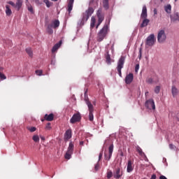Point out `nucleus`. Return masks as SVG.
<instances>
[{"mask_svg":"<svg viewBox=\"0 0 179 179\" xmlns=\"http://www.w3.org/2000/svg\"><path fill=\"white\" fill-rule=\"evenodd\" d=\"M59 27V20H52L50 24L47 26V31L48 34H52L54 33V30L52 29H58Z\"/></svg>","mask_w":179,"mask_h":179,"instance_id":"1","label":"nucleus"},{"mask_svg":"<svg viewBox=\"0 0 179 179\" xmlns=\"http://www.w3.org/2000/svg\"><path fill=\"white\" fill-rule=\"evenodd\" d=\"M108 31V25L105 24L103 27L98 33L97 41H99V43L103 41L106 36H107Z\"/></svg>","mask_w":179,"mask_h":179,"instance_id":"2","label":"nucleus"},{"mask_svg":"<svg viewBox=\"0 0 179 179\" xmlns=\"http://www.w3.org/2000/svg\"><path fill=\"white\" fill-rule=\"evenodd\" d=\"M85 101L89 110V120L90 121L92 122L94 120V116L93 115V112L94 111V107L93 106V104H92V103L89 101L88 97L87 98L85 97Z\"/></svg>","mask_w":179,"mask_h":179,"instance_id":"3","label":"nucleus"},{"mask_svg":"<svg viewBox=\"0 0 179 179\" xmlns=\"http://www.w3.org/2000/svg\"><path fill=\"white\" fill-rule=\"evenodd\" d=\"M94 13V9H93L92 7L88 8V9L83 14L82 22H87L90 16H92Z\"/></svg>","mask_w":179,"mask_h":179,"instance_id":"4","label":"nucleus"},{"mask_svg":"<svg viewBox=\"0 0 179 179\" xmlns=\"http://www.w3.org/2000/svg\"><path fill=\"white\" fill-rule=\"evenodd\" d=\"M75 148V145H73V143L70 142L67 151L65 155V159H67V160H69L71 157H72V155L73 154V148Z\"/></svg>","mask_w":179,"mask_h":179,"instance_id":"5","label":"nucleus"},{"mask_svg":"<svg viewBox=\"0 0 179 179\" xmlns=\"http://www.w3.org/2000/svg\"><path fill=\"white\" fill-rule=\"evenodd\" d=\"M124 64H125V57L122 56L117 62V72L120 76H122L121 70L124 68Z\"/></svg>","mask_w":179,"mask_h":179,"instance_id":"6","label":"nucleus"},{"mask_svg":"<svg viewBox=\"0 0 179 179\" xmlns=\"http://www.w3.org/2000/svg\"><path fill=\"white\" fill-rule=\"evenodd\" d=\"M96 16L98 17V24L96 25V29L99 28V26L103 23V20H104V13H103V10L101 8L98 9L96 12Z\"/></svg>","mask_w":179,"mask_h":179,"instance_id":"7","label":"nucleus"},{"mask_svg":"<svg viewBox=\"0 0 179 179\" xmlns=\"http://www.w3.org/2000/svg\"><path fill=\"white\" fill-rule=\"evenodd\" d=\"M155 43H156V38H155V34H152L147 37L145 45L152 47V45H155Z\"/></svg>","mask_w":179,"mask_h":179,"instance_id":"8","label":"nucleus"},{"mask_svg":"<svg viewBox=\"0 0 179 179\" xmlns=\"http://www.w3.org/2000/svg\"><path fill=\"white\" fill-rule=\"evenodd\" d=\"M166 38L167 36H166V32L164 31V30H160L157 34L158 43H164V41H166Z\"/></svg>","mask_w":179,"mask_h":179,"instance_id":"9","label":"nucleus"},{"mask_svg":"<svg viewBox=\"0 0 179 179\" xmlns=\"http://www.w3.org/2000/svg\"><path fill=\"white\" fill-rule=\"evenodd\" d=\"M80 120H82V115H80V113H77L73 115L70 120V122L71 124H76V122H80Z\"/></svg>","mask_w":179,"mask_h":179,"instance_id":"10","label":"nucleus"},{"mask_svg":"<svg viewBox=\"0 0 179 179\" xmlns=\"http://www.w3.org/2000/svg\"><path fill=\"white\" fill-rule=\"evenodd\" d=\"M145 106L148 110H156L155 101L153 99H148L145 101Z\"/></svg>","mask_w":179,"mask_h":179,"instance_id":"11","label":"nucleus"},{"mask_svg":"<svg viewBox=\"0 0 179 179\" xmlns=\"http://www.w3.org/2000/svg\"><path fill=\"white\" fill-rule=\"evenodd\" d=\"M114 150V145L111 144L108 148V155L107 154H104L105 160H110L111 159V156H113V152Z\"/></svg>","mask_w":179,"mask_h":179,"instance_id":"12","label":"nucleus"},{"mask_svg":"<svg viewBox=\"0 0 179 179\" xmlns=\"http://www.w3.org/2000/svg\"><path fill=\"white\" fill-rule=\"evenodd\" d=\"M134 80V73H129L125 77V83L126 85H131Z\"/></svg>","mask_w":179,"mask_h":179,"instance_id":"13","label":"nucleus"},{"mask_svg":"<svg viewBox=\"0 0 179 179\" xmlns=\"http://www.w3.org/2000/svg\"><path fill=\"white\" fill-rule=\"evenodd\" d=\"M113 177L115 179H120V177H122V171L120 168H117L113 173Z\"/></svg>","mask_w":179,"mask_h":179,"instance_id":"14","label":"nucleus"},{"mask_svg":"<svg viewBox=\"0 0 179 179\" xmlns=\"http://www.w3.org/2000/svg\"><path fill=\"white\" fill-rule=\"evenodd\" d=\"M148 18V8L146 6H143L142 13L141 14V19H146Z\"/></svg>","mask_w":179,"mask_h":179,"instance_id":"15","label":"nucleus"},{"mask_svg":"<svg viewBox=\"0 0 179 179\" xmlns=\"http://www.w3.org/2000/svg\"><path fill=\"white\" fill-rule=\"evenodd\" d=\"M72 138V130L68 129L64 134V139L69 141Z\"/></svg>","mask_w":179,"mask_h":179,"instance_id":"16","label":"nucleus"},{"mask_svg":"<svg viewBox=\"0 0 179 179\" xmlns=\"http://www.w3.org/2000/svg\"><path fill=\"white\" fill-rule=\"evenodd\" d=\"M127 171V173H131V171H134V166H132V161L131 159L128 160Z\"/></svg>","mask_w":179,"mask_h":179,"instance_id":"17","label":"nucleus"},{"mask_svg":"<svg viewBox=\"0 0 179 179\" xmlns=\"http://www.w3.org/2000/svg\"><path fill=\"white\" fill-rule=\"evenodd\" d=\"M73 2H75V0H69V1H68V12H69V13H71V12H72V9L73 8Z\"/></svg>","mask_w":179,"mask_h":179,"instance_id":"18","label":"nucleus"},{"mask_svg":"<svg viewBox=\"0 0 179 179\" xmlns=\"http://www.w3.org/2000/svg\"><path fill=\"white\" fill-rule=\"evenodd\" d=\"M143 19L142 23L140 25V27L143 28V27H146V26H148L150 22V20H149V19L148 18H141Z\"/></svg>","mask_w":179,"mask_h":179,"instance_id":"19","label":"nucleus"},{"mask_svg":"<svg viewBox=\"0 0 179 179\" xmlns=\"http://www.w3.org/2000/svg\"><path fill=\"white\" fill-rule=\"evenodd\" d=\"M62 45V41H59V42L58 43H56L52 48V52H56V51L59 48V47H61Z\"/></svg>","mask_w":179,"mask_h":179,"instance_id":"20","label":"nucleus"},{"mask_svg":"<svg viewBox=\"0 0 179 179\" xmlns=\"http://www.w3.org/2000/svg\"><path fill=\"white\" fill-rule=\"evenodd\" d=\"M44 119L46 121H53L54 120V114L50 113V115L45 114L44 116Z\"/></svg>","mask_w":179,"mask_h":179,"instance_id":"21","label":"nucleus"},{"mask_svg":"<svg viewBox=\"0 0 179 179\" xmlns=\"http://www.w3.org/2000/svg\"><path fill=\"white\" fill-rule=\"evenodd\" d=\"M22 5H23V0H17V2L15 3L17 10H20V8H22Z\"/></svg>","mask_w":179,"mask_h":179,"instance_id":"22","label":"nucleus"},{"mask_svg":"<svg viewBox=\"0 0 179 179\" xmlns=\"http://www.w3.org/2000/svg\"><path fill=\"white\" fill-rule=\"evenodd\" d=\"M6 16H10L12 15V10L10 9V6L6 5Z\"/></svg>","mask_w":179,"mask_h":179,"instance_id":"23","label":"nucleus"},{"mask_svg":"<svg viewBox=\"0 0 179 179\" xmlns=\"http://www.w3.org/2000/svg\"><path fill=\"white\" fill-rule=\"evenodd\" d=\"M171 93L173 97H176V96L178 94V90L176 87V86H172Z\"/></svg>","mask_w":179,"mask_h":179,"instance_id":"24","label":"nucleus"},{"mask_svg":"<svg viewBox=\"0 0 179 179\" xmlns=\"http://www.w3.org/2000/svg\"><path fill=\"white\" fill-rule=\"evenodd\" d=\"M171 20H173V22H176L177 20L179 21V14L178 13H175L173 14V15L171 16Z\"/></svg>","mask_w":179,"mask_h":179,"instance_id":"25","label":"nucleus"},{"mask_svg":"<svg viewBox=\"0 0 179 179\" xmlns=\"http://www.w3.org/2000/svg\"><path fill=\"white\" fill-rule=\"evenodd\" d=\"M103 7L104 8V9H106V10H108V8H110V6L108 4V0H103Z\"/></svg>","mask_w":179,"mask_h":179,"instance_id":"26","label":"nucleus"},{"mask_svg":"<svg viewBox=\"0 0 179 179\" xmlns=\"http://www.w3.org/2000/svg\"><path fill=\"white\" fill-rule=\"evenodd\" d=\"M164 10L166 12V13H171V5L168 4L167 6H165Z\"/></svg>","mask_w":179,"mask_h":179,"instance_id":"27","label":"nucleus"},{"mask_svg":"<svg viewBox=\"0 0 179 179\" xmlns=\"http://www.w3.org/2000/svg\"><path fill=\"white\" fill-rule=\"evenodd\" d=\"M25 51L31 58L33 57V50H31V48H27Z\"/></svg>","mask_w":179,"mask_h":179,"instance_id":"28","label":"nucleus"},{"mask_svg":"<svg viewBox=\"0 0 179 179\" xmlns=\"http://www.w3.org/2000/svg\"><path fill=\"white\" fill-rule=\"evenodd\" d=\"M136 151L139 153L140 156H145V152L142 151V148H141V147L138 145L136 147Z\"/></svg>","mask_w":179,"mask_h":179,"instance_id":"29","label":"nucleus"},{"mask_svg":"<svg viewBox=\"0 0 179 179\" xmlns=\"http://www.w3.org/2000/svg\"><path fill=\"white\" fill-rule=\"evenodd\" d=\"M96 24V18L94 17H92L91 18V24H90V27L91 29H93Z\"/></svg>","mask_w":179,"mask_h":179,"instance_id":"30","label":"nucleus"},{"mask_svg":"<svg viewBox=\"0 0 179 179\" xmlns=\"http://www.w3.org/2000/svg\"><path fill=\"white\" fill-rule=\"evenodd\" d=\"M106 63L110 65V64H111V56L110 55V54H108V52H107V55L106 56Z\"/></svg>","mask_w":179,"mask_h":179,"instance_id":"31","label":"nucleus"},{"mask_svg":"<svg viewBox=\"0 0 179 179\" xmlns=\"http://www.w3.org/2000/svg\"><path fill=\"white\" fill-rule=\"evenodd\" d=\"M27 6L29 12L34 13V10H33V6H31V4L27 3Z\"/></svg>","mask_w":179,"mask_h":179,"instance_id":"32","label":"nucleus"},{"mask_svg":"<svg viewBox=\"0 0 179 179\" xmlns=\"http://www.w3.org/2000/svg\"><path fill=\"white\" fill-rule=\"evenodd\" d=\"M155 81H153V78L152 77H148L146 78V83H149L150 85H152Z\"/></svg>","mask_w":179,"mask_h":179,"instance_id":"33","label":"nucleus"},{"mask_svg":"<svg viewBox=\"0 0 179 179\" xmlns=\"http://www.w3.org/2000/svg\"><path fill=\"white\" fill-rule=\"evenodd\" d=\"M32 139L34 142H40V137H38V136L37 135H34L33 137H32Z\"/></svg>","mask_w":179,"mask_h":179,"instance_id":"34","label":"nucleus"},{"mask_svg":"<svg viewBox=\"0 0 179 179\" xmlns=\"http://www.w3.org/2000/svg\"><path fill=\"white\" fill-rule=\"evenodd\" d=\"M44 3H45L47 8H50L51 6V2L49 0H43Z\"/></svg>","mask_w":179,"mask_h":179,"instance_id":"35","label":"nucleus"},{"mask_svg":"<svg viewBox=\"0 0 179 179\" xmlns=\"http://www.w3.org/2000/svg\"><path fill=\"white\" fill-rule=\"evenodd\" d=\"M27 129H28V131H30L31 132H35L36 129H37L35 127H27Z\"/></svg>","mask_w":179,"mask_h":179,"instance_id":"36","label":"nucleus"},{"mask_svg":"<svg viewBox=\"0 0 179 179\" xmlns=\"http://www.w3.org/2000/svg\"><path fill=\"white\" fill-rule=\"evenodd\" d=\"M155 93L159 94L160 93V86H156L155 88Z\"/></svg>","mask_w":179,"mask_h":179,"instance_id":"37","label":"nucleus"},{"mask_svg":"<svg viewBox=\"0 0 179 179\" xmlns=\"http://www.w3.org/2000/svg\"><path fill=\"white\" fill-rule=\"evenodd\" d=\"M0 79H1V80H5V79H6V76L0 72Z\"/></svg>","mask_w":179,"mask_h":179,"instance_id":"38","label":"nucleus"},{"mask_svg":"<svg viewBox=\"0 0 179 179\" xmlns=\"http://www.w3.org/2000/svg\"><path fill=\"white\" fill-rule=\"evenodd\" d=\"M35 72L38 76H41V75H43V70H36Z\"/></svg>","mask_w":179,"mask_h":179,"instance_id":"39","label":"nucleus"},{"mask_svg":"<svg viewBox=\"0 0 179 179\" xmlns=\"http://www.w3.org/2000/svg\"><path fill=\"white\" fill-rule=\"evenodd\" d=\"M111 177H113V172L112 171H108L107 173V178L110 179V178H111Z\"/></svg>","mask_w":179,"mask_h":179,"instance_id":"40","label":"nucleus"},{"mask_svg":"<svg viewBox=\"0 0 179 179\" xmlns=\"http://www.w3.org/2000/svg\"><path fill=\"white\" fill-rule=\"evenodd\" d=\"M7 3H8V5H11V6L15 8V9H16V4H15V3H13V1H10L7 2Z\"/></svg>","mask_w":179,"mask_h":179,"instance_id":"41","label":"nucleus"},{"mask_svg":"<svg viewBox=\"0 0 179 179\" xmlns=\"http://www.w3.org/2000/svg\"><path fill=\"white\" fill-rule=\"evenodd\" d=\"M7 3H8V5H11V6L15 8V9H16V4H15V3H13V1H10L7 2Z\"/></svg>","mask_w":179,"mask_h":179,"instance_id":"42","label":"nucleus"},{"mask_svg":"<svg viewBox=\"0 0 179 179\" xmlns=\"http://www.w3.org/2000/svg\"><path fill=\"white\" fill-rule=\"evenodd\" d=\"M169 148H170V149H171V150H176V149H177L176 145H174L173 144H169Z\"/></svg>","mask_w":179,"mask_h":179,"instance_id":"43","label":"nucleus"},{"mask_svg":"<svg viewBox=\"0 0 179 179\" xmlns=\"http://www.w3.org/2000/svg\"><path fill=\"white\" fill-rule=\"evenodd\" d=\"M96 171H97V170H99L100 169V164L99 163H97L96 165H95V167H94Z\"/></svg>","mask_w":179,"mask_h":179,"instance_id":"44","label":"nucleus"},{"mask_svg":"<svg viewBox=\"0 0 179 179\" xmlns=\"http://www.w3.org/2000/svg\"><path fill=\"white\" fill-rule=\"evenodd\" d=\"M45 128H46V129H51V123L48 122V123L46 124Z\"/></svg>","mask_w":179,"mask_h":179,"instance_id":"45","label":"nucleus"},{"mask_svg":"<svg viewBox=\"0 0 179 179\" xmlns=\"http://www.w3.org/2000/svg\"><path fill=\"white\" fill-rule=\"evenodd\" d=\"M139 71V64H136L135 66V72L138 73Z\"/></svg>","mask_w":179,"mask_h":179,"instance_id":"46","label":"nucleus"},{"mask_svg":"<svg viewBox=\"0 0 179 179\" xmlns=\"http://www.w3.org/2000/svg\"><path fill=\"white\" fill-rule=\"evenodd\" d=\"M103 157V151H101L100 153H99V160H101V158Z\"/></svg>","mask_w":179,"mask_h":179,"instance_id":"47","label":"nucleus"},{"mask_svg":"<svg viewBox=\"0 0 179 179\" xmlns=\"http://www.w3.org/2000/svg\"><path fill=\"white\" fill-rule=\"evenodd\" d=\"M142 57V48L139 49V58L141 59Z\"/></svg>","mask_w":179,"mask_h":179,"instance_id":"48","label":"nucleus"},{"mask_svg":"<svg viewBox=\"0 0 179 179\" xmlns=\"http://www.w3.org/2000/svg\"><path fill=\"white\" fill-rule=\"evenodd\" d=\"M120 156L122 157L124 156V152L122 151V150H119Z\"/></svg>","mask_w":179,"mask_h":179,"instance_id":"49","label":"nucleus"},{"mask_svg":"<svg viewBox=\"0 0 179 179\" xmlns=\"http://www.w3.org/2000/svg\"><path fill=\"white\" fill-rule=\"evenodd\" d=\"M156 178H157L156 174H153V175H152L150 179H156Z\"/></svg>","mask_w":179,"mask_h":179,"instance_id":"50","label":"nucleus"},{"mask_svg":"<svg viewBox=\"0 0 179 179\" xmlns=\"http://www.w3.org/2000/svg\"><path fill=\"white\" fill-rule=\"evenodd\" d=\"M159 179H167V178H166V176L162 175L159 176Z\"/></svg>","mask_w":179,"mask_h":179,"instance_id":"51","label":"nucleus"},{"mask_svg":"<svg viewBox=\"0 0 179 179\" xmlns=\"http://www.w3.org/2000/svg\"><path fill=\"white\" fill-rule=\"evenodd\" d=\"M37 5L40 4V0H34Z\"/></svg>","mask_w":179,"mask_h":179,"instance_id":"52","label":"nucleus"},{"mask_svg":"<svg viewBox=\"0 0 179 179\" xmlns=\"http://www.w3.org/2000/svg\"><path fill=\"white\" fill-rule=\"evenodd\" d=\"M154 14L157 15V9L156 8L154 9Z\"/></svg>","mask_w":179,"mask_h":179,"instance_id":"53","label":"nucleus"},{"mask_svg":"<svg viewBox=\"0 0 179 179\" xmlns=\"http://www.w3.org/2000/svg\"><path fill=\"white\" fill-rule=\"evenodd\" d=\"M84 143H84L83 141H80V146H83Z\"/></svg>","mask_w":179,"mask_h":179,"instance_id":"54","label":"nucleus"},{"mask_svg":"<svg viewBox=\"0 0 179 179\" xmlns=\"http://www.w3.org/2000/svg\"><path fill=\"white\" fill-rule=\"evenodd\" d=\"M3 69V68L0 67V71H2Z\"/></svg>","mask_w":179,"mask_h":179,"instance_id":"55","label":"nucleus"},{"mask_svg":"<svg viewBox=\"0 0 179 179\" xmlns=\"http://www.w3.org/2000/svg\"><path fill=\"white\" fill-rule=\"evenodd\" d=\"M26 2H27V3H29V0H26Z\"/></svg>","mask_w":179,"mask_h":179,"instance_id":"56","label":"nucleus"},{"mask_svg":"<svg viewBox=\"0 0 179 179\" xmlns=\"http://www.w3.org/2000/svg\"><path fill=\"white\" fill-rule=\"evenodd\" d=\"M8 42H9V43H12V41H8Z\"/></svg>","mask_w":179,"mask_h":179,"instance_id":"57","label":"nucleus"},{"mask_svg":"<svg viewBox=\"0 0 179 179\" xmlns=\"http://www.w3.org/2000/svg\"><path fill=\"white\" fill-rule=\"evenodd\" d=\"M148 93H149V92H145V95H147V94H148Z\"/></svg>","mask_w":179,"mask_h":179,"instance_id":"58","label":"nucleus"},{"mask_svg":"<svg viewBox=\"0 0 179 179\" xmlns=\"http://www.w3.org/2000/svg\"><path fill=\"white\" fill-rule=\"evenodd\" d=\"M52 1H58V0H52Z\"/></svg>","mask_w":179,"mask_h":179,"instance_id":"59","label":"nucleus"},{"mask_svg":"<svg viewBox=\"0 0 179 179\" xmlns=\"http://www.w3.org/2000/svg\"><path fill=\"white\" fill-rule=\"evenodd\" d=\"M178 0H175V2H177Z\"/></svg>","mask_w":179,"mask_h":179,"instance_id":"60","label":"nucleus"},{"mask_svg":"<svg viewBox=\"0 0 179 179\" xmlns=\"http://www.w3.org/2000/svg\"><path fill=\"white\" fill-rule=\"evenodd\" d=\"M51 64H52V62H51Z\"/></svg>","mask_w":179,"mask_h":179,"instance_id":"61","label":"nucleus"},{"mask_svg":"<svg viewBox=\"0 0 179 179\" xmlns=\"http://www.w3.org/2000/svg\"><path fill=\"white\" fill-rule=\"evenodd\" d=\"M178 121H179V118H178Z\"/></svg>","mask_w":179,"mask_h":179,"instance_id":"62","label":"nucleus"}]
</instances>
